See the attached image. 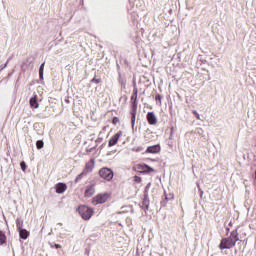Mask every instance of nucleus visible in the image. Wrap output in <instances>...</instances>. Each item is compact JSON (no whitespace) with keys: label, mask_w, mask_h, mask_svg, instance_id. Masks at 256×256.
<instances>
[{"label":"nucleus","mask_w":256,"mask_h":256,"mask_svg":"<svg viewBox=\"0 0 256 256\" xmlns=\"http://www.w3.org/2000/svg\"><path fill=\"white\" fill-rule=\"evenodd\" d=\"M239 241V230L235 229L230 233L229 237L222 238L219 244V249L223 251L224 249H233Z\"/></svg>","instance_id":"f257e3e1"},{"label":"nucleus","mask_w":256,"mask_h":256,"mask_svg":"<svg viewBox=\"0 0 256 256\" xmlns=\"http://www.w3.org/2000/svg\"><path fill=\"white\" fill-rule=\"evenodd\" d=\"M139 94V90L137 88L133 89V94L130 98L131 103V123L132 125H135V119L137 115V97Z\"/></svg>","instance_id":"f03ea898"},{"label":"nucleus","mask_w":256,"mask_h":256,"mask_svg":"<svg viewBox=\"0 0 256 256\" xmlns=\"http://www.w3.org/2000/svg\"><path fill=\"white\" fill-rule=\"evenodd\" d=\"M93 169H95V158H92L88 162H86L83 171L76 177L75 183H79V181H81L85 177V175L91 173Z\"/></svg>","instance_id":"7ed1b4c3"},{"label":"nucleus","mask_w":256,"mask_h":256,"mask_svg":"<svg viewBox=\"0 0 256 256\" xmlns=\"http://www.w3.org/2000/svg\"><path fill=\"white\" fill-rule=\"evenodd\" d=\"M111 192H102L98 193L96 196L92 198V205H103V203H107L109 199H111Z\"/></svg>","instance_id":"20e7f679"},{"label":"nucleus","mask_w":256,"mask_h":256,"mask_svg":"<svg viewBox=\"0 0 256 256\" xmlns=\"http://www.w3.org/2000/svg\"><path fill=\"white\" fill-rule=\"evenodd\" d=\"M78 213L82 217V219H84V221H89V219L93 217V213H95V211L93 210V208L87 205H80L78 207Z\"/></svg>","instance_id":"39448f33"},{"label":"nucleus","mask_w":256,"mask_h":256,"mask_svg":"<svg viewBox=\"0 0 256 256\" xmlns=\"http://www.w3.org/2000/svg\"><path fill=\"white\" fill-rule=\"evenodd\" d=\"M113 175V170L110 168L104 167L99 170V176L105 181H111V179H113Z\"/></svg>","instance_id":"423d86ee"},{"label":"nucleus","mask_w":256,"mask_h":256,"mask_svg":"<svg viewBox=\"0 0 256 256\" xmlns=\"http://www.w3.org/2000/svg\"><path fill=\"white\" fill-rule=\"evenodd\" d=\"M136 169L139 171V173H143V174L155 172V169H153L147 164H138L136 166Z\"/></svg>","instance_id":"0eeeda50"},{"label":"nucleus","mask_w":256,"mask_h":256,"mask_svg":"<svg viewBox=\"0 0 256 256\" xmlns=\"http://www.w3.org/2000/svg\"><path fill=\"white\" fill-rule=\"evenodd\" d=\"M122 136H123L122 131H119L118 133L113 135L108 142V147H114V145H117V143L119 142V139H121Z\"/></svg>","instance_id":"6e6552de"},{"label":"nucleus","mask_w":256,"mask_h":256,"mask_svg":"<svg viewBox=\"0 0 256 256\" xmlns=\"http://www.w3.org/2000/svg\"><path fill=\"white\" fill-rule=\"evenodd\" d=\"M153 141H155V133H153V131L151 130H146L145 134H144V142L145 143H153Z\"/></svg>","instance_id":"1a4fd4ad"},{"label":"nucleus","mask_w":256,"mask_h":256,"mask_svg":"<svg viewBox=\"0 0 256 256\" xmlns=\"http://www.w3.org/2000/svg\"><path fill=\"white\" fill-rule=\"evenodd\" d=\"M146 119L149 125H157V116H155L154 112H148Z\"/></svg>","instance_id":"9d476101"},{"label":"nucleus","mask_w":256,"mask_h":256,"mask_svg":"<svg viewBox=\"0 0 256 256\" xmlns=\"http://www.w3.org/2000/svg\"><path fill=\"white\" fill-rule=\"evenodd\" d=\"M95 195V184H91L86 187L84 197H93Z\"/></svg>","instance_id":"9b49d317"},{"label":"nucleus","mask_w":256,"mask_h":256,"mask_svg":"<svg viewBox=\"0 0 256 256\" xmlns=\"http://www.w3.org/2000/svg\"><path fill=\"white\" fill-rule=\"evenodd\" d=\"M146 153H152V154L161 153V145L157 144V145L149 146L146 149Z\"/></svg>","instance_id":"f8f14e48"},{"label":"nucleus","mask_w":256,"mask_h":256,"mask_svg":"<svg viewBox=\"0 0 256 256\" xmlns=\"http://www.w3.org/2000/svg\"><path fill=\"white\" fill-rule=\"evenodd\" d=\"M55 189H56V193L58 194L65 193L67 191V184L58 183L56 184Z\"/></svg>","instance_id":"ddd939ff"},{"label":"nucleus","mask_w":256,"mask_h":256,"mask_svg":"<svg viewBox=\"0 0 256 256\" xmlns=\"http://www.w3.org/2000/svg\"><path fill=\"white\" fill-rule=\"evenodd\" d=\"M7 244V235L5 234V232H3V230H0V245H6Z\"/></svg>","instance_id":"4468645a"},{"label":"nucleus","mask_w":256,"mask_h":256,"mask_svg":"<svg viewBox=\"0 0 256 256\" xmlns=\"http://www.w3.org/2000/svg\"><path fill=\"white\" fill-rule=\"evenodd\" d=\"M30 106L33 109H39V102H37V96H34L30 99Z\"/></svg>","instance_id":"2eb2a0df"},{"label":"nucleus","mask_w":256,"mask_h":256,"mask_svg":"<svg viewBox=\"0 0 256 256\" xmlns=\"http://www.w3.org/2000/svg\"><path fill=\"white\" fill-rule=\"evenodd\" d=\"M18 232L20 235V239H27V237H29V231L25 229L18 230Z\"/></svg>","instance_id":"dca6fc26"},{"label":"nucleus","mask_w":256,"mask_h":256,"mask_svg":"<svg viewBox=\"0 0 256 256\" xmlns=\"http://www.w3.org/2000/svg\"><path fill=\"white\" fill-rule=\"evenodd\" d=\"M16 227H17V231H20L21 229H23V221L19 218L16 220Z\"/></svg>","instance_id":"f3484780"},{"label":"nucleus","mask_w":256,"mask_h":256,"mask_svg":"<svg viewBox=\"0 0 256 256\" xmlns=\"http://www.w3.org/2000/svg\"><path fill=\"white\" fill-rule=\"evenodd\" d=\"M36 147L37 149H43V147H45V143L43 142V140H38L36 142Z\"/></svg>","instance_id":"a211bd4d"},{"label":"nucleus","mask_w":256,"mask_h":256,"mask_svg":"<svg viewBox=\"0 0 256 256\" xmlns=\"http://www.w3.org/2000/svg\"><path fill=\"white\" fill-rule=\"evenodd\" d=\"M45 69V63H42L39 69L40 79H43V71Z\"/></svg>","instance_id":"6ab92c4d"},{"label":"nucleus","mask_w":256,"mask_h":256,"mask_svg":"<svg viewBox=\"0 0 256 256\" xmlns=\"http://www.w3.org/2000/svg\"><path fill=\"white\" fill-rule=\"evenodd\" d=\"M20 167H21L22 171H26L27 170V164L25 163V161H22L20 163Z\"/></svg>","instance_id":"aec40b11"},{"label":"nucleus","mask_w":256,"mask_h":256,"mask_svg":"<svg viewBox=\"0 0 256 256\" xmlns=\"http://www.w3.org/2000/svg\"><path fill=\"white\" fill-rule=\"evenodd\" d=\"M119 122H120L119 117H114V118L112 119V123H113L114 125H118Z\"/></svg>","instance_id":"412c9836"},{"label":"nucleus","mask_w":256,"mask_h":256,"mask_svg":"<svg viewBox=\"0 0 256 256\" xmlns=\"http://www.w3.org/2000/svg\"><path fill=\"white\" fill-rule=\"evenodd\" d=\"M161 99H163V97L160 94H157L155 96V101H158L161 104Z\"/></svg>","instance_id":"4be33fe9"},{"label":"nucleus","mask_w":256,"mask_h":256,"mask_svg":"<svg viewBox=\"0 0 256 256\" xmlns=\"http://www.w3.org/2000/svg\"><path fill=\"white\" fill-rule=\"evenodd\" d=\"M135 183H141L142 179L139 176H134Z\"/></svg>","instance_id":"5701e85b"},{"label":"nucleus","mask_w":256,"mask_h":256,"mask_svg":"<svg viewBox=\"0 0 256 256\" xmlns=\"http://www.w3.org/2000/svg\"><path fill=\"white\" fill-rule=\"evenodd\" d=\"M149 189H151V182H149L145 187V193H149Z\"/></svg>","instance_id":"b1692460"},{"label":"nucleus","mask_w":256,"mask_h":256,"mask_svg":"<svg viewBox=\"0 0 256 256\" xmlns=\"http://www.w3.org/2000/svg\"><path fill=\"white\" fill-rule=\"evenodd\" d=\"M92 83L99 84V83H101V79L93 78Z\"/></svg>","instance_id":"393cba45"},{"label":"nucleus","mask_w":256,"mask_h":256,"mask_svg":"<svg viewBox=\"0 0 256 256\" xmlns=\"http://www.w3.org/2000/svg\"><path fill=\"white\" fill-rule=\"evenodd\" d=\"M193 113L195 114L196 119H201V116H199V113H197V111H193Z\"/></svg>","instance_id":"a878e982"},{"label":"nucleus","mask_w":256,"mask_h":256,"mask_svg":"<svg viewBox=\"0 0 256 256\" xmlns=\"http://www.w3.org/2000/svg\"><path fill=\"white\" fill-rule=\"evenodd\" d=\"M54 247H55L56 249H61V245H59V244H55Z\"/></svg>","instance_id":"bb28decb"},{"label":"nucleus","mask_w":256,"mask_h":256,"mask_svg":"<svg viewBox=\"0 0 256 256\" xmlns=\"http://www.w3.org/2000/svg\"><path fill=\"white\" fill-rule=\"evenodd\" d=\"M171 131L173 132V128L171 129Z\"/></svg>","instance_id":"cd10ccee"}]
</instances>
